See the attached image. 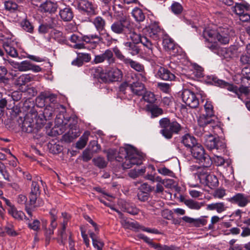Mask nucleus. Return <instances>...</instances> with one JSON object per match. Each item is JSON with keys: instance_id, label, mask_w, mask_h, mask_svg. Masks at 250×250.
Returning a JSON list of instances; mask_svg holds the SVG:
<instances>
[{"instance_id": "22", "label": "nucleus", "mask_w": 250, "mask_h": 250, "mask_svg": "<svg viewBox=\"0 0 250 250\" xmlns=\"http://www.w3.org/2000/svg\"><path fill=\"white\" fill-rule=\"evenodd\" d=\"M144 109L146 112L151 113V118L157 117L160 115H162L164 113L163 109L157 105L155 104H147L144 108Z\"/></svg>"}, {"instance_id": "5", "label": "nucleus", "mask_w": 250, "mask_h": 250, "mask_svg": "<svg viewBox=\"0 0 250 250\" xmlns=\"http://www.w3.org/2000/svg\"><path fill=\"white\" fill-rule=\"evenodd\" d=\"M159 125L162 129L160 133L166 139H170L174 134H178L183 127L175 120L170 121L168 118H163L160 120Z\"/></svg>"}, {"instance_id": "60", "label": "nucleus", "mask_w": 250, "mask_h": 250, "mask_svg": "<svg viewBox=\"0 0 250 250\" xmlns=\"http://www.w3.org/2000/svg\"><path fill=\"white\" fill-rule=\"evenodd\" d=\"M240 62L242 65H250V55L247 53L242 55Z\"/></svg>"}, {"instance_id": "29", "label": "nucleus", "mask_w": 250, "mask_h": 250, "mask_svg": "<svg viewBox=\"0 0 250 250\" xmlns=\"http://www.w3.org/2000/svg\"><path fill=\"white\" fill-rule=\"evenodd\" d=\"M109 83L119 81L121 79L122 72L118 69H112L108 71Z\"/></svg>"}, {"instance_id": "33", "label": "nucleus", "mask_w": 250, "mask_h": 250, "mask_svg": "<svg viewBox=\"0 0 250 250\" xmlns=\"http://www.w3.org/2000/svg\"><path fill=\"white\" fill-rule=\"evenodd\" d=\"M94 165L100 169H103L106 167L107 162L105 159L101 156L95 157L92 159Z\"/></svg>"}, {"instance_id": "31", "label": "nucleus", "mask_w": 250, "mask_h": 250, "mask_svg": "<svg viewBox=\"0 0 250 250\" xmlns=\"http://www.w3.org/2000/svg\"><path fill=\"white\" fill-rule=\"evenodd\" d=\"M51 35L54 40L60 43H65L67 41L63 33L59 30L54 29L51 31Z\"/></svg>"}, {"instance_id": "25", "label": "nucleus", "mask_w": 250, "mask_h": 250, "mask_svg": "<svg viewBox=\"0 0 250 250\" xmlns=\"http://www.w3.org/2000/svg\"><path fill=\"white\" fill-rule=\"evenodd\" d=\"M228 207L224 202H217L208 204L206 209L208 210H216L217 213H221L226 211Z\"/></svg>"}, {"instance_id": "50", "label": "nucleus", "mask_w": 250, "mask_h": 250, "mask_svg": "<svg viewBox=\"0 0 250 250\" xmlns=\"http://www.w3.org/2000/svg\"><path fill=\"white\" fill-rule=\"evenodd\" d=\"M49 213L51 216L50 226L53 228V229H55L57 226V223L56 221L57 218L56 216L57 211L55 209L53 208L51 209Z\"/></svg>"}, {"instance_id": "53", "label": "nucleus", "mask_w": 250, "mask_h": 250, "mask_svg": "<svg viewBox=\"0 0 250 250\" xmlns=\"http://www.w3.org/2000/svg\"><path fill=\"white\" fill-rule=\"evenodd\" d=\"M130 39L132 42L134 43H139L141 42V33L139 31L137 32L135 30L130 33Z\"/></svg>"}, {"instance_id": "9", "label": "nucleus", "mask_w": 250, "mask_h": 250, "mask_svg": "<svg viewBox=\"0 0 250 250\" xmlns=\"http://www.w3.org/2000/svg\"><path fill=\"white\" fill-rule=\"evenodd\" d=\"M182 98L183 102L192 108H197L199 104L198 98L190 90L184 89L182 92Z\"/></svg>"}, {"instance_id": "63", "label": "nucleus", "mask_w": 250, "mask_h": 250, "mask_svg": "<svg viewBox=\"0 0 250 250\" xmlns=\"http://www.w3.org/2000/svg\"><path fill=\"white\" fill-rule=\"evenodd\" d=\"M102 68L100 67L93 68L90 70V73L94 78L99 79Z\"/></svg>"}, {"instance_id": "17", "label": "nucleus", "mask_w": 250, "mask_h": 250, "mask_svg": "<svg viewBox=\"0 0 250 250\" xmlns=\"http://www.w3.org/2000/svg\"><path fill=\"white\" fill-rule=\"evenodd\" d=\"M155 76L157 78L168 81L174 80L176 78V76L173 73L164 67H160L158 69L156 73Z\"/></svg>"}, {"instance_id": "44", "label": "nucleus", "mask_w": 250, "mask_h": 250, "mask_svg": "<svg viewBox=\"0 0 250 250\" xmlns=\"http://www.w3.org/2000/svg\"><path fill=\"white\" fill-rule=\"evenodd\" d=\"M8 72L7 69L4 66H0V82L7 83L9 79L6 77Z\"/></svg>"}, {"instance_id": "37", "label": "nucleus", "mask_w": 250, "mask_h": 250, "mask_svg": "<svg viewBox=\"0 0 250 250\" xmlns=\"http://www.w3.org/2000/svg\"><path fill=\"white\" fill-rule=\"evenodd\" d=\"M249 6L244 4L236 3L235 6L232 7V11L239 16L248 11Z\"/></svg>"}, {"instance_id": "18", "label": "nucleus", "mask_w": 250, "mask_h": 250, "mask_svg": "<svg viewBox=\"0 0 250 250\" xmlns=\"http://www.w3.org/2000/svg\"><path fill=\"white\" fill-rule=\"evenodd\" d=\"M17 45L14 41L7 40L3 42L2 46L6 53L13 58L18 57V53L15 47Z\"/></svg>"}, {"instance_id": "47", "label": "nucleus", "mask_w": 250, "mask_h": 250, "mask_svg": "<svg viewBox=\"0 0 250 250\" xmlns=\"http://www.w3.org/2000/svg\"><path fill=\"white\" fill-rule=\"evenodd\" d=\"M239 47L237 45H230L226 49V53L229 54V56L231 57H234L237 56V53Z\"/></svg>"}, {"instance_id": "48", "label": "nucleus", "mask_w": 250, "mask_h": 250, "mask_svg": "<svg viewBox=\"0 0 250 250\" xmlns=\"http://www.w3.org/2000/svg\"><path fill=\"white\" fill-rule=\"evenodd\" d=\"M4 6L6 10L11 12L16 11L18 7V4L12 0L6 1L4 2Z\"/></svg>"}, {"instance_id": "64", "label": "nucleus", "mask_w": 250, "mask_h": 250, "mask_svg": "<svg viewBox=\"0 0 250 250\" xmlns=\"http://www.w3.org/2000/svg\"><path fill=\"white\" fill-rule=\"evenodd\" d=\"M8 212L9 214L16 219L21 218V213L18 212L14 206L8 209Z\"/></svg>"}, {"instance_id": "24", "label": "nucleus", "mask_w": 250, "mask_h": 250, "mask_svg": "<svg viewBox=\"0 0 250 250\" xmlns=\"http://www.w3.org/2000/svg\"><path fill=\"white\" fill-rule=\"evenodd\" d=\"M182 220L186 223L192 224L195 227H200L205 226L207 223V220L204 218L194 219L187 216L182 217Z\"/></svg>"}, {"instance_id": "56", "label": "nucleus", "mask_w": 250, "mask_h": 250, "mask_svg": "<svg viewBox=\"0 0 250 250\" xmlns=\"http://www.w3.org/2000/svg\"><path fill=\"white\" fill-rule=\"evenodd\" d=\"M157 87L161 91L167 93L170 89V85L168 83H157Z\"/></svg>"}, {"instance_id": "62", "label": "nucleus", "mask_w": 250, "mask_h": 250, "mask_svg": "<svg viewBox=\"0 0 250 250\" xmlns=\"http://www.w3.org/2000/svg\"><path fill=\"white\" fill-rule=\"evenodd\" d=\"M114 52L116 56L121 61H123L125 63V60H128L125 57V56L122 54L120 50L117 47H115L113 48L112 52Z\"/></svg>"}, {"instance_id": "10", "label": "nucleus", "mask_w": 250, "mask_h": 250, "mask_svg": "<svg viewBox=\"0 0 250 250\" xmlns=\"http://www.w3.org/2000/svg\"><path fill=\"white\" fill-rule=\"evenodd\" d=\"M40 193L41 191L38 183L37 182L33 181L29 198L30 205L34 206V208L37 206H41L42 205V202L40 201L39 199Z\"/></svg>"}, {"instance_id": "15", "label": "nucleus", "mask_w": 250, "mask_h": 250, "mask_svg": "<svg viewBox=\"0 0 250 250\" xmlns=\"http://www.w3.org/2000/svg\"><path fill=\"white\" fill-rule=\"evenodd\" d=\"M78 8L81 10L87 13L89 16L96 14L95 7L92 2L86 0H80L78 4Z\"/></svg>"}, {"instance_id": "6", "label": "nucleus", "mask_w": 250, "mask_h": 250, "mask_svg": "<svg viewBox=\"0 0 250 250\" xmlns=\"http://www.w3.org/2000/svg\"><path fill=\"white\" fill-rule=\"evenodd\" d=\"M189 151L193 157L196 160V162L201 166L207 168L211 166L212 161L210 157L205 153L204 148L200 144L198 143Z\"/></svg>"}, {"instance_id": "2", "label": "nucleus", "mask_w": 250, "mask_h": 250, "mask_svg": "<svg viewBox=\"0 0 250 250\" xmlns=\"http://www.w3.org/2000/svg\"><path fill=\"white\" fill-rule=\"evenodd\" d=\"M140 155L137 152L135 148L131 146L125 147H120L119 154L117 160L122 162L124 169H128L133 166H135L128 173L132 178H136L141 175V158Z\"/></svg>"}, {"instance_id": "13", "label": "nucleus", "mask_w": 250, "mask_h": 250, "mask_svg": "<svg viewBox=\"0 0 250 250\" xmlns=\"http://www.w3.org/2000/svg\"><path fill=\"white\" fill-rule=\"evenodd\" d=\"M227 200L232 204L240 207H245L250 203V196L243 193H237L233 196L227 198Z\"/></svg>"}, {"instance_id": "40", "label": "nucleus", "mask_w": 250, "mask_h": 250, "mask_svg": "<svg viewBox=\"0 0 250 250\" xmlns=\"http://www.w3.org/2000/svg\"><path fill=\"white\" fill-rule=\"evenodd\" d=\"M138 43H132L131 42H127L125 43V45L126 47H128L130 50H131V53L133 55L138 54L140 51V47L137 45Z\"/></svg>"}, {"instance_id": "49", "label": "nucleus", "mask_w": 250, "mask_h": 250, "mask_svg": "<svg viewBox=\"0 0 250 250\" xmlns=\"http://www.w3.org/2000/svg\"><path fill=\"white\" fill-rule=\"evenodd\" d=\"M21 25L25 31L29 33L33 32L34 27L28 20H24L21 22Z\"/></svg>"}, {"instance_id": "35", "label": "nucleus", "mask_w": 250, "mask_h": 250, "mask_svg": "<svg viewBox=\"0 0 250 250\" xmlns=\"http://www.w3.org/2000/svg\"><path fill=\"white\" fill-rule=\"evenodd\" d=\"M89 234L92 239L94 247L97 248L98 250H102L104 243L100 240L99 238L94 232H89Z\"/></svg>"}, {"instance_id": "55", "label": "nucleus", "mask_w": 250, "mask_h": 250, "mask_svg": "<svg viewBox=\"0 0 250 250\" xmlns=\"http://www.w3.org/2000/svg\"><path fill=\"white\" fill-rule=\"evenodd\" d=\"M45 102L48 101L51 104L54 103L56 101V95L53 94L43 93L42 95Z\"/></svg>"}, {"instance_id": "54", "label": "nucleus", "mask_w": 250, "mask_h": 250, "mask_svg": "<svg viewBox=\"0 0 250 250\" xmlns=\"http://www.w3.org/2000/svg\"><path fill=\"white\" fill-rule=\"evenodd\" d=\"M61 21L56 18H52L50 19L47 24L50 29H54L60 26Z\"/></svg>"}, {"instance_id": "42", "label": "nucleus", "mask_w": 250, "mask_h": 250, "mask_svg": "<svg viewBox=\"0 0 250 250\" xmlns=\"http://www.w3.org/2000/svg\"><path fill=\"white\" fill-rule=\"evenodd\" d=\"M6 100L7 101L6 105L7 108L8 109H11L12 111L15 113L16 114H18L20 111V109L15 105V102L11 98Z\"/></svg>"}, {"instance_id": "32", "label": "nucleus", "mask_w": 250, "mask_h": 250, "mask_svg": "<svg viewBox=\"0 0 250 250\" xmlns=\"http://www.w3.org/2000/svg\"><path fill=\"white\" fill-rule=\"evenodd\" d=\"M97 30L100 33L104 29L105 21L101 17L98 16L94 19L93 21Z\"/></svg>"}, {"instance_id": "41", "label": "nucleus", "mask_w": 250, "mask_h": 250, "mask_svg": "<svg viewBox=\"0 0 250 250\" xmlns=\"http://www.w3.org/2000/svg\"><path fill=\"white\" fill-rule=\"evenodd\" d=\"M132 92L137 96L141 95V82L139 80L133 82L130 85Z\"/></svg>"}, {"instance_id": "58", "label": "nucleus", "mask_w": 250, "mask_h": 250, "mask_svg": "<svg viewBox=\"0 0 250 250\" xmlns=\"http://www.w3.org/2000/svg\"><path fill=\"white\" fill-rule=\"evenodd\" d=\"M92 156V152L86 149L83 152L82 159L84 162H87L91 159Z\"/></svg>"}, {"instance_id": "12", "label": "nucleus", "mask_w": 250, "mask_h": 250, "mask_svg": "<svg viewBox=\"0 0 250 250\" xmlns=\"http://www.w3.org/2000/svg\"><path fill=\"white\" fill-rule=\"evenodd\" d=\"M205 145L210 150L216 149L222 150L225 148V144L219 138L215 137L212 135L207 137L204 142Z\"/></svg>"}, {"instance_id": "28", "label": "nucleus", "mask_w": 250, "mask_h": 250, "mask_svg": "<svg viewBox=\"0 0 250 250\" xmlns=\"http://www.w3.org/2000/svg\"><path fill=\"white\" fill-rule=\"evenodd\" d=\"M181 201L184 202L189 208L192 209H199L203 206V203L194 201L192 199H186L184 197H181Z\"/></svg>"}, {"instance_id": "57", "label": "nucleus", "mask_w": 250, "mask_h": 250, "mask_svg": "<svg viewBox=\"0 0 250 250\" xmlns=\"http://www.w3.org/2000/svg\"><path fill=\"white\" fill-rule=\"evenodd\" d=\"M125 63L129 64L130 66L136 70L137 71L140 72L141 71V65L129 59L128 60H125Z\"/></svg>"}, {"instance_id": "1", "label": "nucleus", "mask_w": 250, "mask_h": 250, "mask_svg": "<svg viewBox=\"0 0 250 250\" xmlns=\"http://www.w3.org/2000/svg\"><path fill=\"white\" fill-rule=\"evenodd\" d=\"M142 44L145 54L146 56L152 54L153 44L147 36L155 41H160L161 38L165 35V31L161 28L158 23L152 21L148 16L142 10Z\"/></svg>"}, {"instance_id": "21", "label": "nucleus", "mask_w": 250, "mask_h": 250, "mask_svg": "<svg viewBox=\"0 0 250 250\" xmlns=\"http://www.w3.org/2000/svg\"><path fill=\"white\" fill-rule=\"evenodd\" d=\"M36 76L32 74H22L17 78L15 84L18 86H22L26 85L28 83L36 81Z\"/></svg>"}, {"instance_id": "23", "label": "nucleus", "mask_w": 250, "mask_h": 250, "mask_svg": "<svg viewBox=\"0 0 250 250\" xmlns=\"http://www.w3.org/2000/svg\"><path fill=\"white\" fill-rule=\"evenodd\" d=\"M58 8L57 3L51 1H46L40 6L41 11L43 12L55 13Z\"/></svg>"}, {"instance_id": "20", "label": "nucleus", "mask_w": 250, "mask_h": 250, "mask_svg": "<svg viewBox=\"0 0 250 250\" xmlns=\"http://www.w3.org/2000/svg\"><path fill=\"white\" fill-rule=\"evenodd\" d=\"M181 143L189 150L198 144L196 139L188 133L182 136Z\"/></svg>"}, {"instance_id": "3", "label": "nucleus", "mask_w": 250, "mask_h": 250, "mask_svg": "<svg viewBox=\"0 0 250 250\" xmlns=\"http://www.w3.org/2000/svg\"><path fill=\"white\" fill-rule=\"evenodd\" d=\"M18 122L22 131L28 133L37 134L44 125L42 117L38 116V113L35 111L28 113L23 120L20 117Z\"/></svg>"}, {"instance_id": "61", "label": "nucleus", "mask_w": 250, "mask_h": 250, "mask_svg": "<svg viewBox=\"0 0 250 250\" xmlns=\"http://www.w3.org/2000/svg\"><path fill=\"white\" fill-rule=\"evenodd\" d=\"M5 231L6 233L11 236H16L17 235V232L14 229L13 226L9 225L5 227Z\"/></svg>"}, {"instance_id": "7", "label": "nucleus", "mask_w": 250, "mask_h": 250, "mask_svg": "<svg viewBox=\"0 0 250 250\" xmlns=\"http://www.w3.org/2000/svg\"><path fill=\"white\" fill-rule=\"evenodd\" d=\"M204 108L206 114L200 116L198 120L199 125L203 127L210 125L213 128L218 126V122L211 119L214 116L213 107L211 102L207 101L204 104Z\"/></svg>"}, {"instance_id": "45", "label": "nucleus", "mask_w": 250, "mask_h": 250, "mask_svg": "<svg viewBox=\"0 0 250 250\" xmlns=\"http://www.w3.org/2000/svg\"><path fill=\"white\" fill-rule=\"evenodd\" d=\"M66 222H63V224L62 227V230L59 231V236L60 237L61 240L59 241V242L60 244L64 245L65 241L66 240L67 236L65 232V224Z\"/></svg>"}, {"instance_id": "26", "label": "nucleus", "mask_w": 250, "mask_h": 250, "mask_svg": "<svg viewBox=\"0 0 250 250\" xmlns=\"http://www.w3.org/2000/svg\"><path fill=\"white\" fill-rule=\"evenodd\" d=\"M69 126L70 129L67 133L65 135L64 137L67 138V140L68 141L71 142L80 135V132L76 124H70Z\"/></svg>"}, {"instance_id": "51", "label": "nucleus", "mask_w": 250, "mask_h": 250, "mask_svg": "<svg viewBox=\"0 0 250 250\" xmlns=\"http://www.w3.org/2000/svg\"><path fill=\"white\" fill-rule=\"evenodd\" d=\"M124 210L125 212L132 215H136L138 214L139 211V209L129 204H125V205Z\"/></svg>"}, {"instance_id": "14", "label": "nucleus", "mask_w": 250, "mask_h": 250, "mask_svg": "<svg viewBox=\"0 0 250 250\" xmlns=\"http://www.w3.org/2000/svg\"><path fill=\"white\" fill-rule=\"evenodd\" d=\"M163 40V45L165 49L169 51L172 55H176L178 47L175 45L174 42L169 36L165 32V35L161 38Z\"/></svg>"}, {"instance_id": "8", "label": "nucleus", "mask_w": 250, "mask_h": 250, "mask_svg": "<svg viewBox=\"0 0 250 250\" xmlns=\"http://www.w3.org/2000/svg\"><path fill=\"white\" fill-rule=\"evenodd\" d=\"M196 176L202 184L208 186L211 189L218 186L219 182L217 177L213 174H208L204 170L198 171L196 173Z\"/></svg>"}, {"instance_id": "30", "label": "nucleus", "mask_w": 250, "mask_h": 250, "mask_svg": "<svg viewBox=\"0 0 250 250\" xmlns=\"http://www.w3.org/2000/svg\"><path fill=\"white\" fill-rule=\"evenodd\" d=\"M54 107L51 105L46 106L44 109L42 114H41L39 116L42 117L44 120V124L47 120H50L54 112Z\"/></svg>"}, {"instance_id": "36", "label": "nucleus", "mask_w": 250, "mask_h": 250, "mask_svg": "<svg viewBox=\"0 0 250 250\" xmlns=\"http://www.w3.org/2000/svg\"><path fill=\"white\" fill-rule=\"evenodd\" d=\"M90 134L89 132L86 131L84 133L79 140L76 143V147L79 149H82L86 146Z\"/></svg>"}, {"instance_id": "46", "label": "nucleus", "mask_w": 250, "mask_h": 250, "mask_svg": "<svg viewBox=\"0 0 250 250\" xmlns=\"http://www.w3.org/2000/svg\"><path fill=\"white\" fill-rule=\"evenodd\" d=\"M158 250H180L179 248L174 245L167 246L162 245L160 243H157L155 249Z\"/></svg>"}, {"instance_id": "43", "label": "nucleus", "mask_w": 250, "mask_h": 250, "mask_svg": "<svg viewBox=\"0 0 250 250\" xmlns=\"http://www.w3.org/2000/svg\"><path fill=\"white\" fill-rule=\"evenodd\" d=\"M119 151H120V149H119L118 155L116 156L117 150L115 149L110 148V149H108L106 151L107 158L108 160L111 161L113 160H114V159H116V160L117 161H119L117 160V158H118V157L119 154Z\"/></svg>"}, {"instance_id": "34", "label": "nucleus", "mask_w": 250, "mask_h": 250, "mask_svg": "<svg viewBox=\"0 0 250 250\" xmlns=\"http://www.w3.org/2000/svg\"><path fill=\"white\" fill-rule=\"evenodd\" d=\"M104 62L106 61L109 64L115 62V59L113 57L112 51L110 49L106 50L104 53L101 54Z\"/></svg>"}, {"instance_id": "38", "label": "nucleus", "mask_w": 250, "mask_h": 250, "mask_svg": "<svg viewBox=\"0 0 250 250\" xmlns=\"http://www.w3.org/2000/svg\"><path fill=\"white\" fill-rule=\"evenodd\" d=\"M95 40V43H99V42L102 41V38L96 34L83 36V41L85 42H91L92 40Z\"/></svg>"}, {"instance_id": "19", "label": "nucleus", "mask_w": 250, "mask_h": 250, "mask_svg": "<svg viewBox=\"0 0 250 250\" xmlns=\"http://www.w3.org/2000/svg\"><path fill=\"white\" fill-rule=\"evenodd\" d=\"M17 69L20 71L32 70L35 72H39L41 71L42 68L39 65L33 64L28 61H24L19 63Z\"/></svg>"}, {"instance_id": "52", "label": "nucleus", "mask_w": 250, "mask_h": 250, "mask_svg": "<svg viewBox=\"0 0 250 250\" xmlns=\"http://www.w3.org/2000/svg\"><path fill=\"white\" fill-rule=\"evenodd\" d=\"M171 9L172 11L176 15L181 14L183 10L182 5L178 2L173 3L171 6Z\"/></svg>"}, {"instance_id": "4", "label": "nucleus", "mask_w": 250, "mask_h": 250, "mask_svg": "<svg viewBox=\"0 0 250 250\" xmlns=\"http://www.w3.org/2000/svg\"><path fill=\"white\" fill-rule=\"evenodd\" d=\"M231 30L226 27H219L216 30L206 29L203 33L205 39L210 42L218 41L223 44L229 43L231 38Z\"/></svg>"}, {"instance_id": "11", "label": "nucleus", "mask_w": 250, "mask_h": 250, "mask_svg": "<svg viewBox=\"0 0 250 250\" xmlns=\"http://www.w3.org/2000/svg\"><path fill=\"white\" fill-rule=\"evenodd\" d=\"M130 24L125 19L114 22L111 25V30L115 34H125L129 31Z\"/></svg>"}, {"instance_id": "39", "label": "nucleus", "mask_w": 250, "mask_h": 250, "mask_svg": "<svg viewBox=\"0 0 250 250\" xmlns=\"http://www.w3.org/2000/svg\"><path fill=\"white\" fill-rule=\"evenodd\" d=\"M205 41L207 42V46L209 49L215 53H218L220 50V48L218 44L217 43L216 41L210 42L209 41H207L206 39Z\"/></svg>"}, {"instance_id": "59", "label": "nucleus", "mask_w": 250, "mask_h": 250, "mask_svg": "<svg viewBox=\"0 0 250 250\" xmlns=\"http://www.w3.org/2000/svg\"><path fill=\"white\" fill-rule=\"evenodd\" d=\"M131 14L135 21L140 22L141 21V9L137 7L134 8L132 10Z\"/></svg>"}, {"instance_id": "27", "label": "nucleus", "mask_w": 250, "mask_h": 250, "mask_svg": "<svg viewBox=\"0 0 250 250\" xmlns=\"http://www.w3.org/2000/svg\"><path fill=\"white\" fill-rule=\"evenodd\" d=\"M144 90H145V92L143 94L142 93V99L149 104L154 103L156 101L155 95L151 91H146L145 85L142 83V92Z\"/></svg>"}, {"instance_id": "16", "label": "nucleus", "mask_w": 250, "mask_h": 250, "mask_svg": "<svg viewBox=\"0 0 250 250\" xmlns=\"http://www.w3.org/2000/svg\"><path fill=\"white\" fill-rule=\"evenodd\" d=\"M59 15L63 21H70L72 20L74 13L72 8L69 5H63L59 7Z\"/></svg>"}]
</instances>
